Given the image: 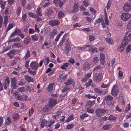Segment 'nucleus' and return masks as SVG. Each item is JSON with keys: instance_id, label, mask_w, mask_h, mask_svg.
Instances as JSON below:
<instances>
[{"instance_id": "nucleus-30", "label": "nucleus", "mask_w": 131, "mask_h": 131, "mask_svg": "<svg viewBox=\"0 0 131 131\" xmlns=\"http://www.w3.org/2000/svg\"><path fill=\"white\" fill-rule=\"evenodd\" d=\"M53 83H50L49 85L47 88L48 91L49 92L52 91L53 89Z\"/></svg>"}, {"instance_id": "nucleus-15", "label": "nucleus", "mask_w": 131, "mask_h": 131, "mask_svg": "<svg viewBox=\"0 0 131 131\" xmlns=\"http://www.w3.org/2000/svg\"><path fill=\"white\" fill-rule=\"evenodd\" d=\"M105 56L103 53H100V61L102 65H103L105 62Z\"/></svg>"}, {"instance_id": "nucleus-58", "label": "nucleus", "mask_w": 131, "mask_h": 131, "mask_svg": "<svg viewBox=\"0 0 131 131\" xmlns=\"http://www.w3.org/2000/svg\"><path fill=\"white\" fill-rule=\"evenodd\" d=\"M110 124L106 125L103 126L102 128L104 130H106L110 128Z\"/></svg>"}, {"instance_id": "nucleus-40", "label": "nucleus", "mask_w": 131, "mask_h": 131, "mask_svg": "<svg viewBox=\"0 0 131 131\" xmlns=\"http://www.w3.org/2000/svg\"><path fill=\"white\" fill-rule=\"evenodd\" d=\"M92 82H93L92 80L91 79H90L88 82L87 86H91L93 87H94V84H92Z\"/></svg>"}, {"instance_id": "nucleus-12", "label": "nucleus", "mask_w": 131, "mask_h": 131, "mask_svg": "<svg viewBox=\"0 0 131 131\" xmlns=\"http://www.w3.org/2000/svg\"><path fill=\"white\" fill-rule=\"evenodd\" d=\"M94 90L95 92L98 93L99 94H103V95L107 93L108 91L107 90L104 92V91H103L101 90L100 89H99L97 88H94Z\"/></svg>"}, {"instance_id": "nucleus-23", "label": "nucleus", "mask_w": 131, "mask_h": 131, "mask_svg": "<svg viewBox=\"0 0 131 131\" xmlns=\"http://www.w3.org/2000/svg\"><path fill=\"white\" fill-rule=\"evenodd\" d=\"M37 15L41 16H42V14L41 10V7H38L36 11Z\"/></svg>"}, {"instance_id": "nucleus-36", "label": "nucleus", "mask_w": 131, "mask_h": 131, "mask_svg": "<svg viewBox=\"0 0 131 131\" xmlns=\"http://www.w3.org/2000/svg\"><path fill=\"white\" fill-rule=\"evenodd\" d=\"M12 123L10 118L9 117H7L5 125H9Z\"/></svg>"}, {"instance_id": "nucleus-57", "label": "nucleus", "mask_w": 131, "mask_h": 131, "mask_svg": "<svg viewBox=\"0 0 131 131\" xmlns=\"http://www.w3.org/2000/svg\"><path fill=\"white\" fill-rule=\"evenodd\" d=\"M28 72L30 74L35 75L36 74L35 71H32L30 68H28Z\"/></svg>"}, {"instance_id": "nucleus-21", "label": "nucleus", "mask_w": 131, "mask_h": 131, "mask_svg": "<svg viewBox=\"0 0 131 131\" xmlns=\"http://www.w3.org/2000/svg\"><path fill=\"white\" fill-rule=\"evenodd\" d=\"M99 61V60L98 58L97 57H94L92 62L93 65H94L97 63Z\"/></svg>"}, {"instance_id": "nucleus-61", "label": "nucleus", "mask_w": 131, "mask_h": 131, "mask_svg": "<svg viewBox=\"0 0 131 131\" xmlns=\"http://www.w3.org/2000/svg\"><path fill=\"white\" fill-rule=\"evenodd\" d=\"M101 67L99 65H98L96 67H94L93 70V71H95L99 69H101Z\"/></svg>"}, {"instance_id": "nucleus-43", "label": "nucleus", "mask_w": 131, "mask_h": 131, "mask_svg": "<svg viewBox=\"0 0 131 131\" xmlns=\"http://www.w3.org/2000/svg\"><path fill=\"white\" fill-rule=\"evenodd\" d=\"M61 114V112L60 111H58L56 113V115L54 116V118H56H56H58L60 116V114Z\"/></svg>"}, {"instance_id": "nucleus-50", "label": "nucleus", "mask_w": 131, "mask_h": 131, "mask_svg": "<svg viewBox=\"0 0 131 131\" xmlns=\"http://www.w3.org/2000/svg\"><path fill=\"white\" fill-rule=\"evenodd\" d=\"M90 46L89 47L90 48L89 49V51L91 52H92L93 53L95 52H97L96 48H93L92 47H91V46L90 45Z\"/></svg>"}, {"instance_id": "nucleus-49", "label": "nucleus", "mask_w": 131, "mask_h": 131, "mask_svg": "<svg viewBox=\"0 0 131 131\" xmlns=\"http://www.w3.org/2000/svg\"><path fill=\"white\" fill-rule=\"evenodd\" d=\"M73 12L78 11L79 10L78 5L76 4H75L73 6Z\"/></svg>"}, {"instance_id": "nucleus-20", "label": "nucleus", "mask_w": 131, "mask_h": 131, "mask_svg": "<svg viewBox=\"0 0 131 131\" xmlns=\"http://www.w3.org/2000/svg\"><path fill=\"white\" fill-rule=\"evenodd\" d=\"M105 40L106 42L108 43L113 45L114 43V41L113 40L110 38H105Z\"/></svg>"}, {"instance_id": "nucleus-2", "label": "nucleus", "mask_w": 131, "mask_h": 131, "mask_svg": "<svg viewBox=\"0 0 131 131\" xmlns=\"http://www.w3.org/2000/svg\"><path fill=\"white\" fill-rule=\"evenodd\" d=\"M108 111L107 110L99 108L96 110L95 113L96 116L99 117H100L102 114H105Z\"/></svg>"}, {"instance_id": "nucleus-59", "label": "nucleus", "mask_w": 131, "mask_h": 131, "mask_svg": "<svg viewBox=\"0 0 131 131\" xmlns=\"http://www.w3.org/2000/svg\"><path fill=\"white\" fill-rule=\"evenodd\" d=\"M108 117H106V116H105L104 117H102L100 119V122H102L106 121L108 119Z\"/></svg>"}, {"instance_id": "nucleus-45", "label": "nucleus", "mask_w": 131, "mask_h": 131, "mask_svg": "<svg viewBox=\"0 0 131 131\" xmlns=\"http://www.w3.org/2000/svg\"><path fill=\"white\" fill-rule=\"evenodd\" d=\"M95 102V100L93 101H88L86 104V106H91L93 104H94Z\"/></svg>"}, {"instance_id": "nucleus-55", "label": "nucleus", "mask_w": 131, "mask_h": 131, "mask_svg": "<svg viewBox=\"0 0 131 131\" xmlns=\"http://www.w3.org/2000/svg\"><path fill=\"white\" fill-rule=\"evenodd\" d=\"M95 39V38L94 36L90 35L89 36V39L90 41H93Z\"/></svg>"}, {"instance_id": "nucleus-13", "label": "nucleus", "mask_w": 131, "mask_h": 131, "mask_svg": "<svg viewBox=\"0 0 131 131\" xmlns=\"http://www.w3.org/2000/svg\"><path fill=\"white\" fill-rule=\"evenodd\" d=\"M15 50H12L7 53V54L9 58L12 59L14 57V54L15 53Z\"/></svg>"}, {"instance_id": "nucleus-7", "label": "nucleus", "mask_w": 131, "mask_h": 131, "mask_svg": "<svg viewBox=\"0 0 131 131\" xmlns=\"http://www.w3.org/2000/svg\"><path fill=\"white\" fill-rule=\"evenodd\" d=\"M59 23V21L57 20H53L49 21V24L52 26H57Z\"/></svg>"}, {"instance_id": "nucleus-11", "label": "nucleus", "mask_w": 131, "mask_h": 131, "mask_svg": "<svg viewBox=\"0 0 131 131\" xmlns=\"http://www.w3.org/2000/svg\"><path fill=\"white\" fill-rule=\"evenodd\" d=\"M9 80L8 77H7L5 79L4 82L3 84L4 87V89H6L7 87H8L9 84Z\"/></svg>"}, {"instance_id": "nucleus-5", "label": "nucleus", "mask_w": 131, "mask_h": 131, "mask_svg": "<svg viewBox=\"0 0 131 131\" xmlns=\"http://www.w3.org/2000/svg\"><path fill=\"white\" fill-rule=\"evenodd\" d=\"M103 74L101 73H98L96 74L95 75L94 77V80L96 82L100 81L102 78Z\"/></svg>"}, {"instance_id": "nucleus-38", "label": "nucleus", "mask_w": 131, "mask_h": 131, "mask_svg": "<svg viewBox=\"0 0 131 131\" xmlns=\"http://www.w3.org/2000/svg\"><path fill=\"white\" fill-rule=\"evenodd\" d=\"M31 38L32 40L34 41H36L38 40V37L37 35H34L31 36Z\"/></svg>"}, {"instance_id": "nucleus-44", "label": "nucleus", "mask_w": 131, "mask_h": 131, "mask_svg": "<svg viewBox=\"0 0 131 131\" xmlns=\"http://www.w3.org/2000/svg\"><path fill=\"white\" fill-rule=\"evenodd\" d=\"M88 116V114L85 113H84L82 115H81L80 118L82 120H83L84 118L87 117Z\"/></svg>"}, {"instance_id": "nucleus-33", "label": "nucleus", "mask_w": 131, "mask_h": 131, "mask_svg": "<svg viewBox=\"0 0 131 131\" xmlns=\"http://www.w3.org/2000/svg\"><path fill=\"white\" fill-rule=\"evenodd\" d=\"M105 99L106 101H111L113 99V98L110 95H109L105 96Z\"/></svg>"}, {"instance_id": "nucleus-4", "label": "nucleus", "mask_w": 131, "mask_h": 131, "mask_svg": "<svg viewBox=\"0 0 131 131\" xmlns=\"http://www.w3.org/2000/svg\"><path fill=\"white\" fill-rule=\"evenodd\" d=\"M130 14L127 13H123L121 15L122 19L124 21L127 20L130 18Z\"/></svg>"}, {"instance_id": "nucleus-53", "label": "nucleus", "mask_w": 131, "mask_h": 131, "mask_svg": "<svg viewBox=\"0 0 131 131\" xmlns=\"http://www.w3.org/2000/svg\"><path fill=\"white\" fill-rule=\"evenodd\" d=\"M64 13L62 11H60L58 12V18H60L63 15Z\"/></svg>"}, {"instance_id": "nucleus-31", "label": "nucleus", "mask_w": 131, "mask_h": 131, "mask_svg": "<svg viewBox=\"0 0 131 131\" xmlns=\"http://www.w3.org/2000/svg\"><path fill=\"white\" fill-rule=\"evenodd\" d=\"M13 117L14 120H15L18 119H19V116L18 114L15 113L13 115Z\"/></svg>"}, {"instance_id": "nucleus-42", "label": "nucleus", "mask_w": 131, "mask_h": 131, "mask_svg": "<svg viewBox=\"0 0 131 131\" xmlns=\"http://www.w3.org/2000/svg\"><path fill=\"white\" fill-rule=\"evenodd\" d=\"M44 60L45 61V65H47L49 62V59L48 57H45Z\"/></svg>"}, {"instance_id": "nucleus-6", "label": "nucleus", "mask_w": 131, "mask_h": 131, "mask_svg": "<svg viewBox=\"0 0 131 131\" xmlns=\"http://www.w3.org/2000/svg\"><path fill=\"white\" fill-rule=\"evenodd\" d=\"M11 85L13 89H16L17 87L16 85V79L15 78H11Z\"/></svg>"}, {"instance_id": "nucleus-39", "label": "nucleus", "mask_w": 131, "mask_h": 131, "mask_svg": "<svg viewBox=\"0 0 131 131\" xmlns=\"http://www.w3.org/2000/svg\"><path fill=\"white\" fill-rule=\"evenodd\" d=\"M89 1L88 0H84L83 4L85 6L87 7L89 5Z\"/></svg>"}, {"instance_id": "nucleus-62", "label": "nucleus", "mask_w": 131, "mask_h": 131, "mask_svg": "<svg viewBox=\"0 0 131 131\" xmlns=\"http://www.w3.org/2000/svg\"><path fill=\"white\" fill-rule=\"evenodd\" d=\"M131 47V45H129L126 48V51L127 52H129L131 50L130 47Z\"/></svg>"}, {"instance_id": "nucleus-41", "label": "nucleus", "mask_w": 131, "mask_h": 131, "mask_svg": "<svg viewBox=\"0 0 131 131\" xmlns=\"http://www.w3.org/2000/svg\"><path fill=\"white\" fill-rule=\"evenodd\" d=\"M25 83V82L23 79H21L18 82V84L19 85H23Z\"/></svg>"}, {"instance_id": "nucleus-51", "label": "nucleus", "mask_w": 131, "mask_h": 131, "mask_svg": "<svg viewBox=\"0 0 131 131\" xmlns=\"http://www.w3.org/2000/svg\"><path fill=\"white\" fill-rule=\"evenodd\" d=\"M13 27V24L10 23L9 24L7 27V31H8L10 29H11Z\"/></svg>"}, {"instance_id": "nucleus-52", "label": "nucleus", "mask_w": 131, "mask_h": 131, "mask_svg": "<svg viewBox=\"0 0 131 131\" xmlns=\"http://www.w3.org/2000/svg\"><path fill=\"white\" fill-rule=\"evenodd\" d=\"M73 119V115H70L67 118L66 122H69Z\"/></svg>"}, {"instance_id": "nucleus-1", "label": "nucleus", "mask_w": 131, "mask_h": 131, "mask_svg": "<svg viewBox=\"0 0 131 131\" xmlns=\"http://www.w3.org/2000/svg\"><path fill=\"white\" fill-rule=\"evenodd\" d=\"M125 35L126 36L122 42H124L125 45H127L131 41V29L127 31Z\"/></svg>"}, {"instance_id": "nucleus-64", "label": "nucleus", "mask_w": 131, "mask_h": 131, "mask_svg": "<svg viewBox=\"0 0 131 131\" xmlns=\"http://www.w3.org/2000/svg\"><path fill=\"white\" fill-rule=\"evenodd\" d=\"M17 90L20 92H24L25 91V88L24 87L19 88H18Z\"/></svg>"}, {"instance_id": "nucleus-18", "label": "nucleus", "mask_w": 131, "mask_h": 131, "mask_svg": "<svg viewBox=\"0 0 131 131\" xmlns=\"http://www.w3.org/2000/svg\"><path fill=\"white\" fill-rule=\"evenodd\" d=\"M85 97H87L89 99H96L97 97L96 95H94L93 94H89L85 95Z\"/></svg>"}, {"instance_id": "nucleus-14", "label": "nucleus", "mask_w": 131, "mask_h": 131, "mask_svg": "<svg viewBox=\"0 0 131 131\" xmlns=\"http://www.w3.org/2000/svg\"><path fill=\"white\" fill-rule=\"evenodd\" d=\"M20 29L16 28L14 32L10 35V37L12 38L14 37L15 36L17 35L20 32Z\"/></svg>"}, {"instance_id": "nucleus-17", "label": "nucleus", "mask_w": 131, "mask_h": 131, "mask_svg": "<svg viewBox=\"0 0 131 131\" xmlns=\"http://www.w3.org/2000/svg\"><path fill=\"white\" fill-rule=\"evenodd\" d=\"M48 123H49V122L45 120H42L41 121V124H40L41 128H43L45 126H47Z\"/></svg>"}, {"instance_id": "nucleus-24", "label": "nucleus", "mask_w": 131, "mask_h": 131, "mask_svg": "<svg viewBox=\"0 0 131 131\" xmlns=\"http://www.w3.org/2000/svg\"><path fill=\"white\" fill-rule=\"evenodd\" d=\"M83 67L84 70H87L90 68V66L88 63H86L83 65Z\"/></svg>"}, {"instance_id": "nucleus-28", "label": "nucleus", "mask_w": 131, "mask_h": 131, "mask_svg": "<svg viewBox=\"0 0 131 131\" xmlns=\"http://www.w3.org/2000/svg\"><path fill=\"white\" fill-rule=\"evenodd\" d=\"M31 39L29 37H27L26 38H25L24 42L25 45H27L30 41Z\"/></svg>"}, {"instance_id": "nucleus-8", "label": "nucleus", "mask_w": 131, "mask_h": 131, "mask_svg": "<svg viewBox=\"0 0 131 131\" xmlns=\"http://www.w3.org/2000/svg\"><path fill=\"white\" fill-rule=\"evenodd\" d=\"M38 64L35 61L32 62L30 65V67L33 69L37 70L38 69Z\"/></svg>"}, {"instance_id": "nucleus-46", "label": "nucleus", "mask_w": 131, "mask_h": 131, "mask_svg": "<svg viewBox=\"0 0 131 131\" xmlns=\"http://www.w3.org/2000/svg\"><path fill=\"white\" fill-rule=\"evenodd\" d=\"M87 112L89 113H92L94 112V110L93 108H91L90 107H88L87 108Z\"/></svg>"}, {"instance_id": "nucleus-19", "label": "nucleus", "mask_w": 131, "mask_h": 131, "mask_svg": "<svg viewBox=\"0 0 131 131\" xmlns=\"http://www.w3.org/2000/svg\"><path fill=\"white\" fill-rule=\"evenodd\" d=\"M56 100L55 99H50V100L49 102V104L50 107H52L56 103Z\"/></svg>"}, {"instance_id": "nucleus-60", "label": "nucleus", "mask_w": 131, "mask_h": 131, "mask_svg": "<svg viewBox=\"0 0 131 131\" xmlns=\"http://www.w3.org/2000/svg\"><path fill=\"white\" fill-rule=\"evenodd\" d=\"M49 122V123H48L47 126L48 127L51 126V125L53 124L55 122L54 121H50L49 122Z\"/></svg>"}, {"instance_id": "nucleus-27", "label": "nucleus", "mask_w": 131, "mask_h": 131, "mask_svg": "<svg viewBox=\"0 0 131 131\" xmlns=\"http://www.w3.org/2000/svg\"><path fill=\"white\" fill-rule=\"evenodd\" d=\"M108 119L109 120L111 121H116L117 119L116 117L111 115L109 117Z\"/></svg>"}, {"instance_id": "nucleus-29", "label": "nucleus", "mask_w": 131, "mask_h": 131, "mask_svg": "<svg viewBox=\"0 0 131 131\" xmlns=\"http://www.w3.org/2000/svg\"><path fill=\"white\" fill-rule=\"evenodd\" d=\"M20 39L19 37H17L10 39L8 42V43H9L12 42H16L19 41L20 40Z\"/></svg>"}, {"instance_id": "nucleus-48", "label": "nucleus", "mask_w": 131, "mask_h": 131, "mask_svg": "<svg viewBox=\"0 0 131 131\" xmlns=\"http://www.w3.org/2000/svg\"><path fill=\"white\" fill-rule=\"evenodd\" d=\"M26 89L27 90L29 91L30 92H34L33 89L32 87L30 88L29 86H27Z\"/></svg>"}, {"instance_id": "nucleus-35", "label": "nucleus", "mask_w": 131, "mask_h": 131, "mask_svg": "<svg viewBox=\"0 0 131 131\" xmlns=\"http://www.w3.org/2000/svg\"><path fill=\"white\" fill-rule=\"evenodd\" d=\"M8 17L7 16H5L4 17V24L6 27L8 23Z\"/></svg>"}, {"instance_id": "nucleus-25", "label": "nucleus", "mask_w": 131, "mask_h": 131, "mask_svg": "<svg viewBox=\"0 0 131 131\" xmlns=\"http://www.w3.org/2000/svg\"><path fill=\"white\" fill-rule=\"evenodd\" d=\"M30 56V53L29 50H27L26 53V54L24 56V58L25 59L27 60L29 58Z\"/></svg>"}, {"instance_id": "nucleus-10", "label": "nucleus", "mask_w": 131, "mask_h": 131, "mask_svg": "<svg viewBox=\"0 0 131 131\" xmlns=\"http://www.w3.org/2000/svg\"><path fill=\"white\" fill-rule=\"evenodd\" d=\"M126 45H125V43L124 42H122L120 46L118 48V51L119 52H122L124 49Z\"/></svg>"}, {"instance_id": "nucleus-16", "label": "nucleus", "mask_w": 131, "mask_h": 131, "mask_svg": "<svg viewBox=\"0 0 131 131\" xmlns=\"http://www.w3.org/2000/svg\"><path fill=\"white\" fill-rule=\"evenodd\" d=\"M67 34L66 33H65L62 39V40L60 41V43L58 45V46L59 47V46H62L63 45V43L66 40V37L67 36Z\"/></svg>"}, {"instance_id": "nucleus-26", "label": "nucleus", "mask_w": 131, "mask_h": 131, "mask_svg": "<svg viewBox=\"0 0 131 131\" xmlns=\"http://www.w3.org/2000/svg\"><path fill=\"white\" fill-rule=\"evenodd\" d=\"M73 83V81L71 79H68L67 82L65 83L66 85H69L72 84Z\"/></svg>"}, {"instance_id": "nucleus-63", "label": "nucleus", "mask_w": 131, "mask_h": 131, "mask_svg": "<svg viewBox=\"0 0 131 131\" xmlns=\"http://www.w3.org/2000/svg\"><path fill=\"white\" fill-rule=\"evenodd\" d=\"M74 125L73 124H68L67 126V128L68 129L72 128L74 126Z\"/></svg>"}, {"instance_id": "nucleus-54", "label": "nucleus", "mask_w": 131, "mask_h": 131, "mask_svg": "<svg viewBox=\"0 0 131 131\" xmlns=\"http://www.w3.org/2000/svg\"><path fill=\"white\" fill-rule=\"evenodd\" d=\"M90 46V45H86L85 47H78V49L79 50H80V51H82L84 50H85V48L87 47H89Z\"/></svg>"}, {"instance_id": "nucleus-56", "label": "nucleus", "mask_w": 131, "mask_h": 131, "mask_svg": "<svg viewBox=\"0 0 131 131\" xmlns=\"http://www.w3.org/2000/svg\"><path fill=\"white\" fill-rule=\"evenodd\" d=\"M21 12V8L20 7H18L17 9L16 13L17 15L19 16Z\"/></svg>"}, {"instance_id": "nucleus-32", "label": "nucleus", "mask_w": 131, "mask_h": 131, "mask_svg": "<svg viewBox=\"0 0 131 131\" xmlns=\"http://www.w3.org/2000/svg\"><path fill=\"white\" fill-rule=\"evenodd\" d=\"M69 66V63H65L63 64L61 66V68L62 69H66V68H68Z\"/></svg>"}, {"instance_id": "nucleus-37", "label": "nucleus", "mask_w": 131, "mask_h": 131, "mask_svg": "<svg viewBox=\"0 0 131 131\" xmlns=\"http://www.w3.org/2000/svg\"><path fill=\"white\" fill-rule=\"evenodd\" d=\"M28 15L30 17L35 18L36 17V15L34 14L33 13L31 12H29Z\"/></svg>"}, {"instance_id": "nucleus-34", "label": "nucleus", "mask_w": 131, "mask_h": 131, "mask_svg": "<svg viewBox=\"0 0 131 131\" xmlns=\"http://www.w3.org/2000/svg\"><path fill=\"white\" fill-rule=\"evenodd\" d=\"M26 79L27 81L28 82H33V79L30 76L27 75L25 76Z\"/></svg>"}, {"instance_id": "nucleus-3", "label": "nucleus", "mask_w": 131, "mask_h": 131, "mask_svg": "<svg viewBox=\"0 0 131 131\" xmlns=\"http://www.w3.org/2000/svg\"><path fill=\"white\" fill-rule=\"evenodd\" d=\"M111 95L113 96H116L119 94V89L118 86L116 85L113 86L111 91Z\"/></svg>"}, {"instance_id": "nucleus-9", "label": "nucleus", "mask_w": 131, "mask_h": 131, "mask_svg": "<svg viewBox=\"0 0 131 131\" xmlns=\"http://www.w3.org/2000/svg\"><path fill=\"white\" fill-rule=\"evenodd\" d=\"M123 8L126 12H128L131 9V4L129 3H126L124 5Z\"/></svg>"}, {"instance_id": "nucleus-22", "label": "nucleus", "mask_w": 131, "mask_h": 131, "mask_svg": "<svg viewBox=\"0 0 131 131\" xmlns=\"http://www.w3.org/2000/svg\"><path fill=\"white\" fill-rule=\"evenodd\" d=\"M71 47L70 46H66L64 52L67 54H68V52L70 50Z\"/></svg>"}, {"instance_id": "nucleus-47", "label": "nucleus", "mask_w": 131, "mask_h": 131, "mask_svg": "<svg viewBox=\"0 0 131 131\" xmlns=\"http://www.w3.org/2000/svg\"><path fill=\"white\" fill-rule=\"evenodd\" d=\"M130 105L129 104H128L126 106L125 110V112L127 113L128 111H129L130 110Z\"/></svg>"}]
</instances>
